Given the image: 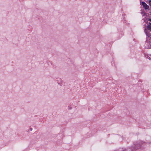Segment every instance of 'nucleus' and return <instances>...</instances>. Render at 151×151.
Masks as SVG:
<instances>
[{"label": "nucleus", "instance_id": "obj_3", "mask_svg": "<svg viewBox=\"0 0 151 151\" xmlns=\"http://www.w3.org/2000/svg\"><path fill=\"white\" fill-rule=\"evenodd\" d=\"M147 28L149 30H151V23H150L147 27Z\"/></svg>", "mask_w": 151, "mask_h": 151}, {"label": "nucleus", "instance_id": "obj_6", "mask_svg": "<svg viewBox=\"0 0 151 151\" xmlns=\"http://www.w3.org/2000/svg\"><path fill=\"white\" fill-rule=\"evenodd\" d=\"M149 5L151 4V0H149Z\"/></svg>", "mask_w": 151, "mask_h": 151}, {"label": "nucleus", "instance_id": "obj_7", "mask_svg": "<svg viewBox=\"0 0 151 151\" xmlns=\"http://www.w3.org/2000/svg\"><path fill=\"white\" fill-rule=\"evenodd\" d=\"M150 6H151V4L150 5Z\"/></svg>", "mask_w": 151, "mask_h": 151}, {"label": "nucleus", "instance_id": "obj_2", "mask_svg": "<svg viewBox=\"0 0 151 151\" xmlns=\"http://www.w3.org/2000/svg\"><path fill=\"white\" fill-rule=\"evenodd\" d=\"M144 142H143V141H141V142H139V143H138V145H138V146L137 147V146H136V145H135V148H136V149H139V148H140V145H142L143 144V143H144Z\"/></svg>", "mask_w": 151, "mask_h": 151}, {"label": "nucleus", "instance_id": "obj_4", "mask_svg": "<svg viewBox=\"0 0 151 151\" xmlns=\"http://www.w3.org/2000/svg\"><path fill=\"white\" fill-rule=\"evenodd\" d=\"M147 30L145 29V32L147 36H148V33L147 32Z\"/></svg>", "mask_w": 151, "mask_h": 151}, {"label": "nucleus", "instance_id": "obj_8", "mask_svg": "<svg viewBox=\"0 0 151 151\" xmlns=\"http://www.w3.org/2000/svg\"><path fill=\"white\" fill-rule=\"evenodd\" d=\"M150 21H151V19H150Z\"/></svg>", "mask_w": 151, "mask_h": 151}, {"label": "nucleus", "instance_id": "obj_5", "mask_svg": "<svg viewBox=\"0 0 151 151\" xmlns=\"http://www.w3.org/2000/svg\"><path fill=\"white\" fill-rule=\"evenodd\" d=\"M148 58L149 60H151V55H150V56L148 57Z\"/></svg>", "mask_w": 151, "mask_h": 151}, {"label": "nucleus", "instance_id": "obj_1", "mask_svg": "<svg viewBox=\"0 0 151 151\" xmlns=\"http://www.w3.org/2000/svg\"><path fill=\"white\" fill-rule=\"evenodd\" d=\"M141 4L142 5L143 7L145 9H148L149 8V6L147 4L144 2H141Z\"/></svg>", "mask_w": 151, "mask_h": 151}]
</instances>
